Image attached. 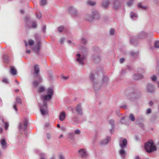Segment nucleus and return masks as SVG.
Here are the masks:
<instances>
[{"instance_id": "49", "label": "nucleus", "mask_w": 159, "mask_h": 159, "mask_svg": "<svg viewBox=\"0 0 159 159\" xmlns=\"http://www.w3.org/2000/svg\"><path fill=\"white\" fill-rule=\"evenodd\" d=\"M58 159H65L64 156L61 154H60L58 155Z\"/></svg>"}, {"instance_id": "47", "label": "nucleus", "mask_w": 159, "mask_h": 159, "mask_svg": "<svg viewBox=\"0 0 159 159\" xmlns=\"http://www.w3.org/2000/svg\"><path fill=\"white\" fill-rule=\"evenodd\" d=\"M125 116H123L122 117V118H121L120 121L122 124H125Z\"/></svg>"}, {"instance_id": "20", "label": "nucleus", "mask_w": 159, "mask_h": 159, "mask_svg": "<svg viewBox=\"0 0 159 159\" xmlns=\"http://www.w3.org/2000/svg\"><path fill=\"white\" fill-rule=\"evenodd\" d=\"M111 140V137L107 136L106 139H104L101 141V144H106L107 143Z\"/></svg>"}, {"instance_id": "9", "label": "nucleus", "mask_w": 159, "mask_h": 159, "mask_svg": "<svg viewBox=\"0 0 159 159\" xmlns=\"http://www.w3.org/2000/svg\"><path fill=\"white\" fill-rule=\"evenodd\" d=\"M34 78L35 79L38 76H39V66L38 64H35L34 65Z\"/></svg>"}, {"instance_id": "58", "label": "nucleus", "mask_w": 159, "mask_h": 159, "mask_svg": "<svg viewBox=\"0 0 159 159\" xmlns=\"http://www.w3.org/2000/svg\"><path fill=\"white\" fill-rule=\"evenodd\" d=\"M44 90V87L43 86H40V93L43 92Z\"/></svg>"}, {"instance_id": "37", "label": "nucleus", "mask_w": 159, "mask_h": 159, "mask_svg": "<svg viewBox=\"0 0 159 159\" xmlns=\"http://www.w3.org/2000/svg\"><path fill=\"white\" fill-rule=\"evenodd\" d=\"M108 77L107 76H104L102 78V82L103 83H106L108 81Z\"/></svg>"}, {"instance_id": "52", "label": "nucleus", "mask_w": 159, "mask_h": 159, "mask_svg": "<svg viewBox=\"0 0 159 159\" xmlns=\"http://www.w3.org/2000/svg\"><path fill=\"white\" fill-rule=\"evenodd\" d=\"M5 128L6 130H7L8 126H9V124L7 122H5Z\"/></svg>"}, {"instance_id": "62", "label": "nucleus", "mask_w": 159, "mask_h": 159, "mask_svg": "<svg viewBox=\"0 0 159 159\" xmlns=\"http://www.w3.org/2000/svg\"><path fill=\"white\" fill-rule=\"evenodd\" d=\"M133 2V1H130V2H127V5L128 6H131Z\"/></svg>"}, {"instance_id": "46", "label": "nucleus", "mask_w": 159, "mask_h": 159, "mask_svg": "<svg viewBox=\"0 0 159 159\" xmlns=\"http://www.w3.org/2000/svg\"><path fill=\"white\" fill-rule=\"evenodd\" d=\"M138 124L143 129H144V125L142 123L138 122V120H137Z\"/></svg>"}, {"instance_id": "5", "label": "nucleus", "mask_w": 159, "mask_h": 159, "mask_svg": "<svg viewBox=\"0 0 159 159\" xmlns=\"http://www.w3.org/2000/svg\"><path fill=\"white\" fill-rule=\"evenodd\" d=\"M129 92L127 95V98L131 100L137 98L139 97L138 93L135 89L130 88L129 89Z\"/></svg>"}, {"instance_id": "26", "label": "nucleus", "mask_w": 159, "mask_h": 159, "mask_svg": "<svg viewBox=\"0 0 159 159\" xmlns=\"http://www.w3.org/2000/svg\"><path fill=\"white\" fill-rule=\"evenodd\" d=\"M100 57L98 56H93V61L96 63L99 62L100 60Z\"/></svg>"}, {"instance_id": "15", "label": "nucleus", "mask_w": 159, "mask_h": 159, "mask_svg": "<svg viewBox=\"0 0 159 159\" xmlns=\"http://www.w3.org/2000/svg\"><path fill=\"white\" fill-rule=\"evenodd\" d=\"M147 91L148 92L153 93L154 92V86L151 84H148L147 86Z\"/></svg>"}, {"instance_id": "14", "label": "nucleus", "mask_w": 159, "mask_h": 159, "mask_svg": "<svg viewBox=\"0 0 159 159\" xmlns=\"http://www.w3.org/2000/svg\"><path fill=\"white\" fill-rule=\"evenodd\" d=\"M92 16L93 20L99 19L100 17V14L98 11L96 10H93L92 11Z\"/></svg>"}, {"instance_id": "41", "label": "nucleus", "mask_w": 159, "mask_h": 159, "mask_svg": "<svg viewBox=\"0 0 159 159\" xmlns=\"http://www.w3.org/2000/svg\"><path fill=\"white\" fill-rule=\"evenodd\" d=\"M16 102L19 104H21L22 103L21 100L19 97H17L16 98Z\"/></svg>"}, {"instance_id": "51", "label": "nucleus", "mask_w": 159, "mask_h": 159, "mask_svg": "<svg viewBox=\"0 0 159 159\" xmlns=\"http://www.w3.org/2000/svg\"><path fill=\"white\" fill-rule=\"evenodd\" d=\"M114 33L115 30L113 28L111 29L110 31V34L111 35H113L114 34Z\"/></svg>"}, {"instance_id": "45", "label": "nucleus", "mask_w": 159, "mask_h": 159, "mask_svg": "<svg viewBox=\"0 0 159 159\" xmlns=\"http://www.w3.org/2000/svg\"><path fill=\"white\" fill-rule=\"evenodd\" d=\"M88 4L91 6H93L95 5V3L94 2L89 1L88 2Z\"/></svg>"}, {"instance_id": "54", "label": "nucleus", "mask_w": 159, "mask_h": 159, "mask_svg": "<svg viewBox=\"0 0 159 159\" xmlns=\"http://www.w3.org/2000/svg\"><path fill=\"white\" fill-rule=\"evenodd\" d=\"M72 120L76 123H78L79 122V120H77V118L75 117L73 118Z\"/></svg>"}, {"instance_id": "44", "label": "nucleus", "mask_w": 159, "mask_h": 159, "mask_svg": "<svg viewBox=\"0 0 159 159\" xmlns=\"http://www.w3.org/2000/svg\"><path fill=\"white\" fill-rule=\"evenodd\" d=\"M49 78L50 80H53V75L52 74V71L51 70L49 71Z\"/></svg>"}, {"instance_id": "42", "label": "nucleus", "mask_w": 159, "mask_h": 159, "mask_svg": "<svg viewBox=\"0 0 159 159\" xmlns=\"http://www.w3.org/2000/svg\"><path fill=\"white\" fill-rule=\"evenodd\" d=\"M64 28V26L62 25L58 27V31L60 33L63 30Z\"/></svg>"}, {"instance_id": "31", "label": "nucleus", "mask_w": 159, "mask_h": 159, "mask_svg": "<svg viewBox=\"0 0 159 159\" xmlns=\"http://www.w3.org/2000/svg\"><path fill=\"white\" fill-rule=\"evenodd\" d=\"M138 7L139 8L142 10H145L147 8V7L146 6H143L142 5L141 3H139L138 4Z\"/></svg>"}, {"instance_id": "25", "label": "nucleus", "mask_w": 159, "mask_h": 159, "mask_svg": "<svg viewBox=\"0 0 159 159\" xmlns=\"http://www.w3.org/2000/svg\"><path fill=\"white\" fill-rule=\"evenodd\" d=\"M85 18L90 22H91L93 20L92 14L91 16L89 14H86L85 16Z\"/></svg>"}, {"instance_id": "48", "label": "nucleus", "mask_w": 159, "mask_h": 159, "mask_svg": "<svg viewBox=\"0 0 159 159\" xmlns=\"http://www.w3.org/2000/svg\"><path fill=\"white\" fill-rule=\"evenodd\" d=\"M90 79L92 81H93L94 79V75L93 73L90 74Z\"/></svg>"}, {"instance_id": "34", "label": "nucleus", "mask_w": 159, "mask_h": 159, "mask_svg": "<svg viewBox=\"0 0 159 159\" xmlns=\"http://www.w3.org/2000/svg\"><path fill=\"white\" fill-rule=\"evenodd\" d=\"M80 41L81 43L84 44H86L87 43V40L84 37L82 38L80 40Z\"/></svg>"}, {"instance_id": "59", "label": "nucleus", "mask_w": 159, "mask_h": 159, "mask_svg": "<svg viewBox=\"0 0 159 159\" xmlns=\"http://www.w3.org/2000/svg\"><path fill=\"white\" fill-rule=\"evenodd\" d=\"M2 81L4 82H5V83H8V80L7 79V78H4L2 80Z\"/></svg>"}, {"instance_id": "63", "label": "nucleus", "mask_w": 159, "mask_h": 159, "mask_svg": "<svg viewBox=\"0 0 159 159\" xmlns=\"http://www.w3.org/2000/svg\"><path fill=\"white\" fill-rule=\"evenodd\" d=\"M114 127H111V128L110 129V132L111 134H112L114 132Z\"/></svg>"}, {"instance_id": "33", "label": "nucleus", "mask_w": 159, "mask_h": 159, "mask_svg": "<svg viewBox=\"0 0 159 159\" xmlns=\"http://www.w3.org/2000/svg\"><path fill=\"white\" fill-rule=\"evenodd\" d=\"M10 72L13 75H15L16 73V70L14 67H11L10 69Z\"/></svg>"}, {"instance_id": "8", "label": "nucleus", "mask_w": 159, "mask_h": 159, "mask_svg": "<svg viewBox=\"0 0 159 159\" xmlns=\"http://www.w3.org/2000/svg\"><path fill=\"white\" fill-rule=\"evenodd\" d=\"M78 152L82 158L88 157V154L85 148L80 149L78 151Z\"/></svg>"}, {"instance_id": "36", "label": "nucleus", "mask_w": 159, "mask_h": 159, "mask_svg": "<svg viewBox=\"0 0 159 159\" xmlns=\"http://www.w3.org/2000/svg\"><path fill=\"white\" fill-rule=\"evenodd\" d=\"M154 47L155 48H159V41L156 40L155 41L154 44Z\"/></svg>"}, {"instance_id": "56", "label": "nucleus", "mask_w": 159, "mask_h": 159, "mask_svg": "<svg viewBox=\"0 0 159 159\" xmlns=\"http://www.w3.org/2000/svg\"><path fill=\"white\" fill-rule=\"evenodd\" d=\"M16 106H17V105L16 104V103H15L14 104H13V107L14 108V110L16 111H17V108L16 107Z\"/></svg>"}, {"instance_id": "16", "label": "nucleus", "mask_w": 159, "mask_h": 159, "mask_svg": "<svg viewBox=\"0 0 159 159\" xmlns=\"http://www.w3.org/2000/svg\"><path fill=\"white\" fill-rule=\"evenodd\" d=\"M119 153L122 159L125 158L127 153L125 150V148H121L120 149L119 151Z\"/></svg>"}, {"instance_id": "10", "label": "nucleus", "mask_w": 159, "mask_h": 159, "mask_svg": "<svg viewBox=\"0 0 159 159\" xmlns=\"http://www.w3.org/2000/svg\"><path fill=\"white\" fill-rule=\"evenodd\" d=\"M35 40L37 41V44L36 47H35L34 50V51L37 53H38L40 50V40L39 39V36H37V34L34 35Z\"/></svg>"}, {"instance_id": "3", "label": "nucleus", "mask_w": 159, "mask_h": 159, "mask_svg": "<svg viewBox=\"0 0 159 159\" xmlns=\"http://www.w3.org/2000/svg\"><path fill=\"white\" fill-rule=\"evenodd\" d=\"M144 149L148 153H151L157 150L156 147L154 145L153 141L150 140L144 144Z\"/></svg>"}, {"instance_id": "53", "label": "nucleus", "mask_w": 159, "mask_h": 159, "mask_svg": "<svg viewBox=\"0 0 159 159\" xmlns=\"http://www.w3.org/2000/svg\"><path fill=\"white\" fill-rule=\"evenodd\" d=\"M46 136L48 139H51V135L50 134L47 133L46 134Z\"/></svg>"}, {"instance_id": "19", "label": "nucleus", "mask_w": 159, "mask_h": 159, "mask_svg": "<svg viewBox=\"0 0 159 159\" xmlns=\"http://www.w3.org/2000/svg\"><path fill=\"white\" fill-rule=\"evenodd\" d=\"M147 34L145 32L142 31L138 34V37L139 39L145 38L147 37Z\"/></svg>"}, {"instance_id": "30", "label": "nucleus", "mask_w": 159, "mask_h": 159, "mask_svg": "<svg viewBox=\"0 0 159 159\" xmlns=\"http://www.w3.org/2000/svg\"><path fill=\"white\" fill-rule=\"evenodd\" d=\"M48 4L47 0H40V6L44 7Z\"/></svg>"}, {"instance_id": "32", "label": "nucleus", "mask_w": 159, "mask_h": 159, "mask_svg": "<svg viewBox=\"0 0 159 159\" xmlns=\"http://www.w3.org/2000/svg\"><path fill=\"white\" fill-rule=\"evenodd\" d=\"M129 119L131 121H134L135 120V118L134 115L132 113L130 114L129 116Z\"/></svg>"}, {"instance_id": "17", "label": "nucleus", "mask_w": 159, "mask_h": 159, "mask_svg": "<svg viewBox=\"0 0 159 159\" xmlns=\"http://www.w3.org/2000/svg\"><path fill=\"white\" fill-rule=\"evenodd\" d=\"M138 40L136 37L132 36L130 38V42L131 43L134 45H136L138 44Z\"/></svg>"}, {"instance_id": "43", "label": "nucleus", "mask_w": 159, "mask_h": 159, "mask_svg": "<svg viewBox=\"0 0 159 159\" xmlns=\"http://www.w3.org/2000/svg\"><path fill=\"white\" fill-rule=\"evenodd\" d=\"M74 133H70L68 135V138L70 139H73L74 138Z\"/></svg>"}, {"instance_id": "38", "label": "nucleus", "mask_w": 159, "mask_h": 159, "mask_svg": "<svg viewBox=\"0 0 159 159\" xmlns=\"http://www.w3.org/2000/svg\"><path fill=\"white\" fill-rule=\"evenodd\" d=\"M40 159H47L46 154L43 153H40Z\"/></svg>"}, {"instance_id": "40", "label": "nucleus", "mask_w": 159, "mask_h": 159, "mask_svg": "<svg viewBox=\"0 0 159 159\" xmlns=\"http://www.w3.org/2000/svg\"><path fill=\"white\" fill-rule=\"evenodd\" d=\"M109 122L111 125V127H114L115 120L113 119H111L109 120Z\"/></svg>"}, {"instance_id": "6", "label": "nucleus", "mask_w": 159, "mask_h": 159, "mask_svg": "<svg viewBox=\"0 0 159 159\" xmlns=\"http://www.w3.org/2000/svg\"><path fill=\"white\" fill-rule=\"evenodd\" d=\"M69 11L70 15L73 17H78L80 16V13L78 12L77 10L73 7H70L69 8Z\"/></svg>"}, {"instance_id": "7", "label": "nucleus", "mask_w": 159, "mask_h": 159, "mask_svg": "<svg viewBox=\"0 0 159 159\" xmlns=\"http://www.w3.org/2000/svg\"><path fill=\"white\" fill-rule=\"evenodd\" d=\"M28 121L27 118H25L24 119L23 123L21 122L19 123L18 125V127L20 131L22 129H23L24 131L26 130Z\"/></svg>"}, {"instance_id": "64", "label": "nucleus", "mask_w": 159, "mask_h": 159, "mask_svg": "<svg viewBox=\"0 0 159 159\" xmlns=\"http://www.w3.org/2000/svg\"><path fill=\"white\" fill-rule=\"evenodd\" d=\"M120 107V108H124L125 109H127V106L126 105H122Z\"/></svg>"}, {"instance_id": "11", "label": "nucleus", "mask_w": 159, "mask_h": 159, "mask_svg": "<svg viewBox=\"0 0 159 159\" xmlns=\"http://www.w3.org/2000/svg\"><path fill=\"white\" fill-rule=\"evenodd\" d=\"M37 80H35L33 82V86L34 87H36L38 86V89L37 90V92L39 93H40V86H39L40 83V76H38Z\"/></svg>"}, {"instance_id": "24", "label": "nucleus", "mask_w": 159, "mask_h": 159, "mask_svg": "<svg viewBox=\"0 0 159 159\" xmlns=\"http://www.w3.org/2000/svg\"><path fill=\"white\" fill-rule=\"evenodd\" d=\"M110 3L109 0H103L102 1V5L105 8H107Z\"/></svg>"}, {"instance_id": "23", "label": "nucleus", "mask_w": 159, "mask_h": 159, "mask_svg": "<svg viewBox=\"0 0 159 159\" xmlns=\"http://www.w3.org/2000/svg\"><path fill=\"white\" fill-rule=\"evenodd\" d=\"M16 141L19 144H20L23 142V137L21 135H20L17 136L16 138Z\"/></svg>"}, {"instance_id": "28", "label": "nucleus", "mask_w": 159, "mask_h": 159, "mask_svg": "<svg viewBox=\"0 0 159 159\" xmlns=\"http://www.w3.org/2000/svg\"><path fill=\"white\" fill-rule=\"evenodd\" d=\"M143 77V75L141 74H135L134 75V79L135 80H139Z\"/></svg>"}, {"instance_id": "35", "label": "nucleus", "mask_w": 159, "mask_h": 159, "mask_svg": "<svg viewBox=\"0 0 159 159\" xmlns=\"http://www.w3.org/2000/svg\"><path fill=\"white\" fill-rule=\"evenodd\" d=\"M130 16L131 18L133 19H134V18H136L138 16L137 14L133 12H131L130 13Z\"/></svg>"}, {"instance_id": "27", "label": "nucleus", "mask_w": 159, "mask_h": 159, "mask_svg": "<svg viewBox=\"0 0 159 159\" xmlns=\"http://www.w3.org/2000/svg\"><path fill=\"white\" fill-rule=\"evenodd\" d=\"M3 59L4 62L8 63L9 61V58L7 55H4L3 56Z\"/></svg>"}, {"instance_id": "61", "label": "nucleus", "mask_w": 159, "mask_h": 159, "mask_svg": "<svg viewBox=\"0 0 159 159\" xmlns=\"http://www.w3.org/2000/svg\"><path fill=\"white\" fill-rule=\"evenodd\" d=\"M125 61V59L124 58H122L120 59V63H123Z\"/></svg>"}, {"instance_id": "22", "label": "nucleus", "mask_w": 159, "mask_h": 159, "mask_svg": "<svg viewBox=\"0 0 159 159\" xmlns=\"http://www.w3.org/2000/svg\"><path fill=\"white\" fill-rule=\"evenodd\" d=\"M66 116V114L64 111H61L59 116V119L61 121H63Z\"/></svg>"}, {"instance_id": "1", "label": "nucleus", "mask_w": 159, "mask_h": 159, "mask_svg": "<svg viewBox=\"0 0 159 159\" xmlns=\"http://www.w3.org/2000/svg\"><path fill=\"white\" fill-rule=\"evenodd\" d=\"M47 94L42 97L43 104L40 106V112L42 116L44 117L48 115L47 102L52 98L54 95L53 88L51 87L48 88L47 89Z\"/></svg>"}, {"instance_id": "50", "label": "nucleus", "mask_w": 159, "mask_h": 159, "mask_svg": "<svg viewBox=\"0 0 159 159\" xmlns=\"http://www.w3.org/2000/svg\"><path fill=\"white\" fill-rule=\"evenodd\" d=\"M34 41L31 39H30L29 40V44L30 45H32L34 44Z\"/></svg>"}, {"instance_id": "21", "label": "nucleus", "mask_w": 159, "mask_h": 159, "mask_svg": "<svg viewBox=\"0 0 159 159\" xmlns=\"http://www.w3.org/2000/svg\"><path fill=\"white\" fill-rule=\"evenodd\" d=\"M0 143L2 149H4L6 148L7 143L4 139H2L1 140Z\"/></svg>"}, {"instance_id": "4", "label": "nucleus", "mask_w": 159, "mask_h": 159, "mask_svg": "<svg viewBox=\"0 0 159 159\" xmlns=\"http://www.w3.org/2000/svg\"><path fill=\"white\" fill-rule=\"evenodd\" d=\"M25 21L26 23L25 26L27 28H35L37 27V25L36 22L33 20L29 16H26L25 17Z\"/></svg>"}, {"instance_id": "29", "label": "nucleus", "mask_w": 159, "mask_h": 159, "mask_svg": "<svg viewBox=\"0 0 159 159\" xmlns=\"http://www.w3.org/2000/svg\"><path fill=\"white\" fill-rule=\"evenodd\" d=\"M139 54V52H134L133 51H131L130 52V56L133 57H136Z\"/></svg>"}, {"instance_id": "57", "label": "nucleus", "mask_w": 159, "mask_h": 159, "mask_svg": "<svg viewBox=\"0 0 159 159\" xmlns=\"http://www.w3.org/2000/svg\"><path fill=\"white\" fill-rule=\"evenodd\" d=\"M75 133L76 134H80V131L79 129H77L75 131Z\"/></svg>"}, {"instance_id": "13", "label": "nucleus", "mask_w": 159, "mask_h": 159, "mask_svg": "<svg viewBox=\"0 0 159 159\" xmlns=\"http://www.w3.org/2000/svg\"><path fill=\"white\" fill-rule=\"evenodd\" d=\"M75 109L77 112V115H83V112L81 104H78L75 108Z\"/></svg>"}, {"instance_id": "60", "label": "nucleus", "mask_w": 159, "mask_h": 159, "mask_svg": "<svg viewBox=\"0 0 159 159\" xmlns=\"http://www.w3.org/2000/svg\"><path fill=\"white\" fill-rule=\"evenodd\" d=\"M151 112V110L150 108H148L147 109L146 113L147 114H149Z\"/></svg>"}, {"instance_id": "18", "label": "nucleus", "mask_w": 159, "mask_h": 159, "mask_svg": "<svg viewBox=\"0 0 159 159\" xmlns=\"http://www.w3.org/2000/svg\"><path fill=\"white\" fill-rule=\"evenodd\" d=\"M113 6L114 9H118L120 6L119 0H114Z\"/></svg>"}, {"instance_id": "39", "label": "nucleus", "mask_w": 159, "mask_h": 159, "mask_svg": "<svg viewBox=\"0 0 159 159\" xmlns=\"http://www.w3.org/2000/svg\"><path fill=\"white\" fill-rule=\"evenodd\" d=\"M46 25H43L41 29L43 33L44 34L46 32Z\"/></svg>"}, {"instance_id": "2", "label": "nucleus", "mask_w": 159, "mask_h": 159, "mask_svg": "<svg viewBox=\"0 0 159 159\" xmlns=\"http://www.w3.org/2000/svg\"><path fill=\"white\" fill-rule=\"evenodd\" d=\"M81 52L82 54V55L80 53L76 55L77 57L76 61L79 62L80 65L83 66L84 65V60L88 53V49L86 47H83L81 49Z\"/></svg>"}, {"instance_id": "12", "label": "nucleus", "mask_w": 159, "mask_h": 159, "mask_svg": "<svg viewBox=\"0 0 159 159\" xmlns=\"http://www.w3.org/2000/svg\"><path fill=\"white\" fill-rule=\"evenodd\" d=\"M127 141L126 139L120 140L119 143V146L121 148H126L127 147Z\"/></svg>"}, {"instance_id": "55", "label": "nucleus", "mask_w": 159, "mask_h": 159, "mask_svg": "<svg viewBox=\"0 0 159 159\" xmlns=\"http://www.w3.org/2000/svg\"><path fill=\"white\" fill-rule=\"evenodd\" d=\"M151 78L152 80L153 81H155L157 80V77L155 76V75H153L151 77Z\"/></svg>"}]
</instances>
